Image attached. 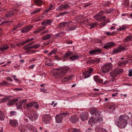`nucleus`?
<instances>
[{"instance_id":"obj_1","label":"nucleus","mask_w":132,"mask_h":132,"mask_svg":"<svg viewBox=\"0 0 132 132\" xmlns=\"http://www.w3.org/2000/svg\"><path fill=\"white\" fill-rule=\"evenodd\" d=\"M129 117L127 116L121 115L120 116L118 120H115L116 124L121 128H125L127 124L128 120Z\"/></svg>"},{"instance_id":"obj_2","label":"nucleus","mask_w":132,"mask_h":132,"mask_svg":"<svg viewBox=\"0 0 132 132\" xmlns=\"http://www.w3.org/2000/svg\"><path fill=\"white\" fill-rule=\"evenodd\" d=\"M69 69V68L68 67L60 68L56 69H55V72L54 73L53 76L55 78L63 77L67 74Z\"/></svg>"},{"instance_id":"obj_3","label":"nucleus","mask_w":132,"mask_h":132,"mask_svg":"<svg viewBox=\"0 0 132 132\" xmlns=\"http://www.w3.org/2000/svg\"><path fill=\"white\" fill-rule=\"evenodd\" d=\"M69 113L65 112L61 113L57 115L55 117L56 121L57 123H60L62 121V118L65 116H69Z\"/></svg>"},{"instance_id":"obj_4","label":"nucleus","mask_w":132,"mask_h":132,"mask_svg":"<svg viewBox=\"0 0 132 132\" xmlns=\"http://www.w3.org/2000/svg\"><path fill=\"white\" fill-rule=\"evenodd\" d=\"M123 71V70L121 69H116L112 71L110 73V76L112 77L118 76Z\"/></svg>"},{"instance_id":"obj_5","label":"nucleus","mask_w":132,"mask_h":132,"mask_svg":"<svg viewBox=\"0 0 132 132\" xmlns=\"http://www.w3.org/2000/svg\"><path fill=\"white\" fill-rule=\"evenodd\" d=\"M112 65L111 63H107L103 66L102 71L103 73H107L112 70Z\"/></svg>"},{"instance_id":"obj_6","label":"nucleus","mask_w":132,"mask_h":132,"mask_svg":"<svg viewBox=\"0 0 132 132\" xmlns=\"http://www.w3.org/2000/svg\"><path fill=\"white\" fill-rule=\"evenodd\" d=\"M28 117L31 121L35 120L37 118V113L35 112H29Z\"/></svg>"},{"instance_id":"obj_7","label":"nucleus","mask_w":132,"mask_h":132,"mask_svg":"<svg viewBox=\"0 0 132 132\" xmlns=\"http://www.w3.org/2000/svg\"><path fill=\"white\" fill-rule=\"evenodd\" d=\"M51 117L48 114H45L42 117V120L43 123L46 124L49 123L51 121Z\"/></svg>"},{"instance_id":"obj_8","label":"nucleus","mask_w":132,"mask_h":132,"mask_svg":"<svg viewBox=\"0 0 132 132\" xmlns=\"http://www.w3.org/2000/svg\"><path fill=\"white\" fill-rule=\"evenodd\" d=\"M102 13L101 12L95 15L94 16V19L100 21H104L105 20L106 17L105 16H102Z\"/></svg>"},{"instance_id":"obj_9","label":"nucleus","mask_w":132,"mask_h":132,"mask_svg":"<svg viewBox=\"0 0 132 132\" xmlns=\"http://www.w3.org/2000/svg\"><path fill=\"white\" fill-rule=\"evenodd\" d=\"M125 48L123 47L119 46L114 48L112 52L113 54H115L117 53H119L122 51L124 50Z\"/></svg>"},{"instance_id":"obj_10","label":"nucleus","mask_w":132,"mask_h":132,"mask_svg":"<svg viewBox=\"0 0 132 132\" xmlns=\"http://www.w3.org/2000/svg\"><path fill=\"white\" fill-rule=\"evenodd\" d=\"M93 69L92 68H89L87 71L83 72V75L84 77L86 78L89 77L90 76V73L93 71Z\"/></svg>"},{"instance_id":"obj_11","label":"nucleus","mask_w":132,"mask_h":132,"mask_svg":"<svg viewBox=\"0 0 132 132\" xmlns=\"http://www.w3.org/2000/svg\"><path fill=\"white\" fill-rule=\"evenodd\" d=\"M102 51V50L100 48H97L91 50L89 52V54L91 55H96L97 53L100 54Z\"/></svg>"},{"instance_id":"obj_12","label":"nucleus","mask_w":132,"mask_h":132,"mask_svg":"<svg viewBox=\"0 0 132 132\" xmlns=\"http://www.w3.org/2000/svg\"><path fill=\"white\" fill-rule=\"evenodd\" d=\"M33 28L32 25H28L26 26L21 30V32L22 33H26L30 30Z\"/></svg>"},{"instance_id":"obj_13","label":"nucleus","mask_w":132,"mask_h":132,"mask_svg":"<svg viewBox=\"0 0 132 132\" xmlns=\"http://www.w3.org/2000/svg\"><path fill=\"white\" fill-rule=\"evenodd\" d=\"M10 124L12 127H16L18 125V121L15 119H10L9 121Z\"/></svg>"},{"instance_id":"obj_14","label":"nucleus","mask_w":132,"mask_h":132,"mask_svg":"<svg viewBox=\"0 0 132 132\" xmlns=\"http://www.w3.org/2000/svg\"><path fill=\"white\" fill-rule=\"evenodd\" d=\"M90 113L92 115H95L96 116L99 115L100 112H98V111L94 108H91L89 110Z\"/></svg>"},{"instance_id":"obj_15","label":"nucleus","mask_w":132,"mask_h":132,"mask_svg":"<svg viewBox=\"0 0 132 132\" xmlns=\"http://www.w3.org/2000/svg\"><path fill=\"white\" fill-rule=\"evenodd\" d=\"M81 57L80 55L76 54L70 57L69 58V59L71 61H74L78 60L79 58H81Z\"/></svg>"},{"instance_id":"obj_16","label":"nucleus","mask_w":132,"mask_h":132,"mask_svg":"<svg viewBox=\"0 0 132 132\" xmlns=\"http://www.w3.org/2000/svg\"><path fill=\"white\" fill-rule=\"evenodd\" d=\"M27 101L26 99L23 100L21 102L16 104V106L18 109H21L22 108V105L24 102Z\"/></svg>"},{"instance_id":"obj_17","label":"nucleus","mask_w":132,"mask_h":132,"mask_svg":"<svg viewBox=\"0 0 132 132\" xmlns=\"http://www.w3.org/2000/svg\"><path fill=\"white\" fill-rule=\"evenodd\" d=\"M88 114L87 113H82L80 115L81 119L82 121H84L87 119Z\"/></svg>"},{"instance_id":"obj_18","label":"nucleus","mask_w":132,"mask_h":132,"mask_svg":"<svg viewBox=\"0 0 132 132\" xmlns=\"http://www.w3.org/2000/svg\"><path fill=\"white\" fill-rule=\"evenodd\" d=\"M69 119L70 121L72 123H75L76 122L78 121L79 119L76 116H72L71 117H69Z\"/></svg>"},{"instance_id":"obj_19","label":"nucleus","mask_w":132,"mask_h":132,"mask_svg":"<svg viewBox=\"0 0 132 132\" xmlns=\"http://www.w3.org/2000/svg\"><path fill=\"white\" fill-rule=\"evenodd\" d=\"M72 22L71 21H68L63 22L60 23L58 26V27L60 28L65 27L66 26L69 24V23Z\"/></svg>"},{"instance_id":"obj_20","label":"nucleus","mask_w":132,"mask_h":132,"mask_svg":"<svg viewBox=\"0 0 132 132\" xmlns=\"http://www.w3.org/2000/svg\"><path fill=\"white\" fill-rule=\"evenodd\" d=\"M94 80L96 82H99L100 83L102 84L103 82V79H101L97 76H94L93 77Z\"/></svg>"},{"instance_id":"obj_21","label":"nucleus","mask_w":132,"mask_h":132,"mask_svg":"<svg viewBox=\"0 0 132 132\" xmlns=\"http://www.w3.org/2000/svg\"><path fill=\"white\" fill-rule=\"evenodd\" d=\"M70 23L68 25V27L67 28L66 30L68 31H70L73 30L77 28V26L76 25L70 26Z\"/></svg>"},{"instance_id":"obj_22","label":"nucleus","mask_w":132,"mask_h":132,"mask_svg":"<svg viewBox=\"0 0 132 132\" xmlns=\"http://www.w3.org/2000/svg\"><path fill=\"white\" fill-rule=\"evenodd\" d=\"M96 121L99 123L100 124H102L103 122V120L101 116L100 115V114L99 115L97 116V117L96 116L95 117Z\"/></svg>"},{"instance_id":"obj_23","label":"nucleus","mask_w":132,"mask_h":132,"mask_svg":"<svg viewBox=\"0 0 132 132\" xmlns=\"http://www.w3.org/2000/svg\"><path fill=\"white\" fill-rule=\"evenodd\" d=\"M18 100V99H13L9 101L7 103L8 105H10L14 104Z\"/></svg>"},{"instance_id":"obj_24","label":"nucleus","mask_w":132,"mask_h":132,"mask_svg":"<svg viewBox=\"0 0 132 132\" xmlns=\"http://www.w3.org/2000/svg\"><path fill=\"white\" fill-rule=\"evenodd\" d=\"M129 28L126 25H123L120 26L117 30L119 31H123Z\"/></svg>"},{"instance_id":"obj_25","label":"nucleus","mask_w":132,"mask_h":132,"mask_svg":"<svg viewBox=\"0 0 132 132\" xmlns=\"http://www.w3.org/2000/svg\"><path fill=\"white\" fill-rule=\"evenodd\" d=\"M52 22V21L50 19L46 20L42 22L41 24L42 25H50Z\"/></svg>"},{"instance_id":"obj_26","label":"nucleus","mask_w":132,"mask_h":132,"mask_svg":"<svg viewBox=\"0 0 132 132\" xmlns=\"http://www.w3.org/2000/svg\"><path fill=\"white\" fill-rule=\"evenodd\" d=\"M9 46L7 44L3 45L2 46H0V51H3L8 49Z\"/></svg>"},{"instance_id":"obj_27","label":"nucleus","mask_w":132,"mask_h":132,"mask_svg":"<svg viewBox=\"0 0 132 132\" xmlns=\"http://www.w3.org/2000/svg\"><path fill=\"white\" fill-rule=\"evenodd\" d=\"M95 119L93 117H91L88 121L89 124L91 126H92L93 125H94L95 124Z\"/></svg>"},{"instance_id":"obj_28","label":"nucleus","mask_w":132,"mask_h":132,"mask_svg":"<svg viewBox=\"0 0 132 132\" xmlns=\"http://www.w3.org/2000/svg\"><path fill=\"white\" fill-rule=\"evenodd\" d=\"M46 28L45 27L41 26L38 28L37 30L33 32L34 33H38L40 31L43 30Z\"/></svg>"},{"instance_id":"obj_29","label":"nucleus","mask_w":132,"mask_h":132,"mask_svg":"<svg viewBox=\"0 0 132 132\" xmlns=\"http://www.w3.org/2000/svg\"><path fill=\"white\" fill-rule=\"evenodd\" d=\"M52 35L48 34L44 36L42 38V40H46L51 38Z\"/></svg>"},{"instance_id":"obj_30","label":"nucleus","mask_w":132,"mask_h":132,"mask_svg":"<svg viewBox=\"0 0 132 132\" xmlns=\"http://www.w3.org/2000/svg\"><path fill=\"white\" fill-rule=\"evenodd\" d=\"M22 45V42L17 43H14L13 44H12L11 45V47L13 48H14L16 46L20 47Z\"/></svg>"},{"instance_id":"obj_31","label":"nucleus","mask_w":132,"mask_h":132,"mask_svg":"<svg viewBox=\"0 0 132 132\" xmlns=\"http://www.w3.org/2000/svg\"><path fill=\"white\" fill-rule=\"evenodd\" d=\"M95 130L96 131L98 132H107L106 130L100 127L96 128Z\"/></svg>"},{"instance_id":"obj_32","label":"nucleus","mask_w":132,"mask_h":132,"mask_svg":"<svg viewBox=\"0 0 132 132\" xmlns=\"http://www.w3.org/2000/svg\"><path fill=\"white\" fill-rule=\"evenodd\" d=\"M34 2L38 6H41L43 3L42 0H34Z\"/></svg>"},{"instance_id":"obj_33","label":"nucleus","mask_w":132,"mask_h":132,"mask_svg":"<svg viewBox=\"0 0 132 132\" xmlns=\"http://www.w3.org/2000/svg\"><path fill=\"white\" fill-rule=\"evenodd\" d=\"M52 60L49 59L46 61L45 62V64L48 66H51L53 65V64L52 62Z\"/></svg>"},{"instance_id":"obj_34","label":"nucleus","mask_w":132,"mask_h":132,"mask_svg":"<svg viewBox=\"0 0 132 132\" xmlns=\"http://www.w3.org/2000/svg\"><path fill=\"white\" fill-rule=\"evenodd\" d=\"M9 100L8 98L7 97H5L2 98L0 100V102L1 103L6 102Z\"/></svg>"},{"instance_id":"obj_35","label":"nucleus","mask_w":132,"mask_h":132,"mask_svg":"<svg viewBox=\"0 0 132 132\" xmlns=\"http://www.w3.org/2000/svg\"><path fill=\"white\" fill-rule=\"evenodd\" d=\"M34 39L33 38H28L26 40V41L23 42H22V45H24L28 43L31 42Z\"/></svg>"},{"instance_id":"obj_36","label":"nucleus","mask_w":132,"mask_h":132,"mask_svg":"<svg viewBox=\"0 0 132 132\" xmlns=\"http://www.w3.org/2000/svg\"><path fill=\"white\" fill-rule=\"evenodd\" d=\"M73 53V52L72 51H68L64 55V57L65 58L68 57L69 56L72 55Z\"/></svg>"},{"instance_id":"obj_37","label":"nucleus","mask_w":132,"mask_h":132,"mask_svg":"<svg viewBox=\"0 0 132 132\" xmlns=\"http://www.w3.org/2000/svg\"><path fill=\"white\" fill-rule=\"evenodd\" d=\"M37 104L36 102H33L30 103L26 105V106L27 108H30L32 106H34Z\"/></svg>"},{"instance_id":"obj_38","label":"nucleus","mask_w":132,"mask_h":132,"mask_svg":"<svg viewBox=\"0 0 132 132\" xmlns=\"http://www.w3.org/2000/svg\"><path fill=\"white\" fill-rule=\"evenodd\" d=\"M5 118V115L4 113L2 111H0V120H3Z\"/></svg>"},{"instance_id":"obj_39","label":"nucleus","mask_w":132,"mask_h":132,"mask_svg":"<svg viewBox=\"0 0 132 132\" xmlns=\"http://www.w3.org/2000/svg\"><path fill=\"white\" fill-rule=\"evenodd\" d=\"M57 49L56 48H55L53 49L52 51H51V52L47 54V55L50 56L53 54L57 52Z\"/></svg>"},{"instance_id":"obj_40","label":"nucleus","mask_w":132,"mask_h":132,"mask_svg":"<svg viewBox=\"0 0 132 132\" xmlns=\"http://www.w3.org/2000/svg\"><path fill=\"white\" fill-rule=\"evenodd\" d=\"M14 15V13L13 12H11L6 14L5 15L7 17H10L13 16Z\"/></svg>"},{"instance_id":"obj_41","label":"nucleus","mask_w":132,"mask_h":132,"mask_svg":"<svg viewBox=\"0 0 132 132\" xmlns=\"http://www.w3.org/2000/svg\"><path fill=\"white\" fill-rule=\"evenodd\" d=\"M103 22L101 23L99 25V27H103L104 26H105L106 24V22H108V20H106L105 19V20H104V21H103Z\"/></svg>"},{"instance_id":"obj_42","label":"nucleus","mask_w":132,"mask_h":132,"mask_svg":"<svg viewBox=\"0 0 132 132\" xmlns=\"http://www.w3.org/2000/svg\"><path fill=\"white\" fill-rule=\"evenodd\" d=\"M34 42H32V43H30L29 44H28V45H26L25 46H24L23 47V48H24L25 50H29V46H29L30 45H31L32 43H34Z\"/></svg>"},{"instance_id":"obj_43","label":"nucleus","mask_w":132,"mask_h":132,"mask_svg":"<svg viewBox=\"0 0 132 132\" xmlns=\"http://www.w3.org/2000/svg\"><path fill=\"white\" fill-rule=\"evenodd\" d=\"M53 7V5L52 4H50L49 6V7L45 11V12L46 13L48 11L52 10V9Z\"/></svg>"},{"instance_id":"obj_44","label":"nucleus","mask_w":132,"mask_h":132,"mask_svg":"<svg viewBox=\"0 0 132 132\" xmlns=\"http://www.w3.org/2000/svg\"><path fill=\"white\" fill-rule=\"evenodd\" d=\"M131 38H132L131 36H128L127 38L124 39V40L126 42H128L131 40Z\"/></svg>"},{"instance_id":"obj_45","label":"nucleus","mask_w":132,"mask_h":132,"mask_svg":"<svg viewBox=\"0 0 132 132\" xmlns=\"http://www.w3.org/2000/svg\"><path fill=\"white\" fill-rule=\"evenodd\" d=\"M63 9H67L70 8V7L67 4H62Z\"/></svg>"},{"instance_id":"obj_46","label":"nucleus","mask_w":132,"mask_h":132,"mask_svg":"<svg viewBox=\"0 0 132 132\" xmlns=\"http://www.w3.org/2000/svg\"><path fill=\"white\" fill-rule=\"evenodd\" d=\"M97 23H93L91 24H88L90 27L89 29H91L94 28L95 26L97 24Z\"/></svg>"},{"instance_id":"obj_47","label":"nucleus","mask_w":132,"mask_h":132,"mask_svg":"<svg viewBox=\"0 0 132 132\" xmlns=\"http://www.w3.org/2000/svg\"><path fill=\"white\" fill-rule=\"evenodd\" d=\"M73 75L71 76L67 77L64 78V79L65 80H66V81H68L69 80H72V77H73Z\"/></svg>"},{"instance_id":"obj_48","label":"nucleus","mask_w":132,"mask_h":132,"mask_svg":"<svg viewBox=\"0 0 132 132\" xmlns=\"http://www.w3.org/2000/svg\"><path fill=\"white\" fill-rule=\"evenodd\" d=\"M109 109H110L111 110H114L115 109V105L113 104L112 105L110 106L109 107Z\"/></svg>"},{"instance_id":"obj_49","label":"nucleus","mask_w":132,"mask_h":132,"mask_svg":"<svg viewBox=\"0 0 132 132\" xmlns=\"http://www.w3.org/2000/svg\"><path fill=\"white\" fill-rule=\"evenodd\" d=\"M8 84L7 83L6 81H4L2 82L0 84V85L2 86H7L8 85Z\"/></svg>"},{"instance_id":"obj_50","label":"nucleus","mask_w":132,"mask_h":132,"mask_svg":"<svg viewBox=\"0 0 132 132\" xmlns=\"http://www.w3.org/2000/svg\"><path fill=\"white\" fill-rule=\"evenodd\" d=\"M63 10V9L62 5H61L56 9V10L57 11H60Z\"/></svg>"},{"instance_id":"obj_51","label":"nucleus","mask_w":132,"mask_h":132,"mask_svg":"<svg viewBox=\"0 0 132 132\" xmlns=\"http://www.w3.org/2000/svg\"><path fill=\"white\" fill-rule=\"evenodd\" d=\"M107 44H108V45H109V47L110 48L111 46H113L114 45V43L112 42L110 43H108Z\"/></svg>"},{"instance_id":"obj_52","label":"nucleus","mask_w":132,"mask_h":132,"mask_svg":"<svg viewBox=\"0 0 132 132\" xmlns=\"http://www.w3.org/2000/svg\"><path fill=\"white\" fill-rule=\"evenodd\" d=\"M21 25H20L19 24V26H15L13 28V30L12 31H13L14 30H16V29H17L20 26H21Z\"/></svg>"},{"instance_id":"obj_53","label":"nucleus","mask_w":132,"mask_h":132,"mask_svg":"<svg viewBox=\"0 0 132 132\" xmlns=\"http://www.w3.org/2000/svg\"><path fill=\"white\" fill-rule=\"evenodd\" d=\"M103 48L106 49H108L110 48L109 47V45H108V44L107 43L103 46Z\"/></svg>"},{"instance_id":"obj_54","label":"nucleus","mask_w":132,"mask_h":132,"mask_svg":"<svg viewBox=\"0 0 132 132\" xmlns=\"http://www.w3.org/2000/svg\"><path fill=\"white\" fill-rule=\"evenodd\" d=\"M93 130L91 128H88L86 129V132H93Z\"/></svg>"},{"instance_id":"obj_55","label":"nucleus","mask_w":132,"mask_h":132,"mask_svg":"<svg viewBox=\"0 0 132 132\" xmlns=\"http://www.w3.org/2000/svg\"><path fill=\"white\" fill-rule=\"evenodd\" d=\"M129 73L128 76L129 77H131L132 76V69H130L129 71Z\"/></svg>"},{"instance_id":"obj_56","label":"nucleus","mask_w":132,"mask_h":132,"mask_svg":"<svg viewBox=\"0 0 132 132\" xmlns=\"http://www.w3.org/2000/svg\"><path fill=\"white\" fill-rule=\"evenodd\" d=\"M19 128V129L21 132H24L25 131L26 129L23 127H22L21 128Z\"/></svg>"},{"instance_id":"obj_57","label":"nucleus","mask_w":132,"mask_h":132,"mask_svg":"<svg viewBox=\"0 0 132 132\" xmlns=\"http://www.w3.org/2000/svg\"><path fill=\"white\" fill-rule=\"evenodd\" d=\"M129 5V2L128 1H125L124 2V5L125 7H127Z\"/></svg>"},{"instance_id":"obj_58","label":"nucleus","mask_w":132,"mask_h":132,"mask_svg":"<svg viewBox=\"0 0 132 132\" xmlns=\"http://www.w3.org/2000/svg\"><path fill=\"white\" fill-rule=\"evenodd\" d=\"M16 113V112L15 111H11L10 112V114L12 116L15 115Z\"/></svg>"},{"instance_id":"obj_59","label":"nucleus","mask_w":132,"mask_h":132,"mask_svg":"<svg viewBox=\"0 0 132 132\" xmlns=\"http://www.w3.org/2000/svg\"><path fill=\"white\" fill-rule=\"evenodd\" d=\"M72 132H81L80 130L78 129H76L75 128L73 129Z\"/></svg>"},{"instance_id":"obj_60","label":"nucleus","mask_w":132,"mask_h":132,"mask_svg":"<svg viewBox=\"0 0 132 132\" xmlns=\"http://www.w3.org/2000/svg\"><path fill=\"white\" fill-rule=\"evenodd\" d=\"M40 10H41V9H40L38 10H36L35 11H34L32 12L31 13L32 14H35L36 13H37V12H39L40 11Z\"/></svg>"},{"instance_id":"obj_61","label":"nucleus","mask_w":132,"mask_h":132,"mask_svg":"<svg viewBox=\"0 0 132 132\" xmlns=\"http://www.w3.org/2000/svg\"><path fill=\"white\" fill-rule=\"evenodd\" d=\"M40 90L42 92H45L47 91V90L46 89H45L43 88H41L40 89Z\"/></svg>"},{"instance_id":"obj_62","label":"nucleus","mask_w":132,"mask_h":132,"mask_svg":"<svg viewBox=\"0 0 132 132\" xmlns=\"http://www.w3.org/2000/svg\"><path fill=\"white\" fill-rule=\"evenodd\" d=\"M89 62L91 64H93L95 63V59L90 60V61H89Z\"/></svg>"},{"instance_id":"obj_63","label":"nucleus","mask_w":132,"mask_h":132,"mask_svg":"<svg viewBox=\"0 0 132 132\" xmlns=\"http://www.w3.org/2000/svg\"><path fill=\"white\" fill-rule=\"evenodd\" d=\"M40 46V45L39 44H36L34 46V48H37Z\"/></svg>"},{"instance_id":"obj_64","label":"nucleus","mask_w":132,"mask_h":132,"mask_svg":"<svg viewBox=\"0 0 132 132\" xmlns=\"http://www.w3.org/2000/svg\"><path fill=\"white\" fill-rule=\"evenodd\" d=\"M36 109H37L38 108L39 106L38 104H36L34 106Z\"/></svg>"}]
</instances>
